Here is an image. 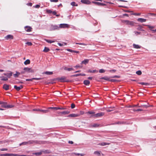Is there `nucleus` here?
Returning a JSON list of instances; mask_svg holds the SVG:
<instances>
[{
	"mask_svg": "<svg viewBox=\"0 0 156 156\" xmlns=\"http://www.w3.org/2000/svg\"><path fill=\"white\" fill-rule=\"evenodd\" d=\"M27 142L28 144H32L34 143L36 144H43L46 142L44 141H38V140H29Z\"/></svg>",
	"mask_w": 156,
	"mask_h": 156,
	"instance_id": "nucleus-1",
	"label": "nucleus"
},
{
	"mask_svg": "<svg viewBox=\"0 0 156 156\" xmlns=\"http://www.w3.org/2000/svg\"><path fill=\"white\" fill-rule=\"evenodd\" d=\"M122 23H125L126 25H129L132 26H134L135 24L134 22L128 20H122Z\"/></svg>",
	"mask_w": 156,
	"mask_h": 156,
	"instance_id": "nucleus-2",
	"label": "nucleus"
},
{
	"mask_svg": "<svg viewBox=\"0 0 156 156\" xmlns=\"http://www.w3.org/2000/svg\"><path fill=\"white\" fill-rule=\"evenodd\" d=\"M104 115L105 113L104 112H101L92 115L91 116L94 118H97L101 117Z\"/></svg>",
	"mask_w": 156,
	"mask_h": 156,
	"instance_id": "nucleus-3",
	"label": "nucleus"
},
{
	"mask_svg": "<svg viewBox=\"0 0 156 156\" xmlns=\"http://www.w3.org/2000/svg\"><path fill=\"white\" fill-rule=\"evenodd\" d=\"M57 80L62 82H67L68 81L66 80V77L64 76H62L61 77L57 78Z\"/></svg>",
	"mask_w": 156,
	"mask_h": 156,
	"instance_id": "nucleus-4",
	"label": "nucleus"
},
{
	"mask_svg": "<svg viewBox=\"0 0 156 156\" xmlns=\"http://www.w3.org/2000/svg\"><path fill=\"white\" fill-rule=\"evenodd\" d=\"M49 109H53L54 110H65L66 109V108L65 107H50Z\"/></svg>",
	"mask_w": 156,
	"mask_h": 156,
	"instance_id": "nucleus-5",
	"label": "nucleus"
},
{
	"mask_svg": "<svg viewBox=\"0 0 156 156\" xmlns=\"http://www.w3.org/2000/svg\"><path fill=\"white\" fill-rule=\"evenodd\" d=\"M23 70L25 71L26 72H30L31 73H34V70L28 67H25L23 68Z\"/></svg>",
	"mask_w": 156,
	"mask_h": 156,
	"instance_id": "nucleus-6",
	"label": "nucleus"
},
{
	"mask_svg": "<svg viewBox=\"0 0 156 156\" xmlns=\"http://www.w3.org/2000/svg\"><path fill=\"white\" fill-rule=\"evenodd\" d=\"M18 155L16 154H0V156H17Z\"/></svg>",
	"mask_w": 156,
	"mask_h": 156,
	"instance_id": "nucleus-7",
	"label": "nucleus"
},
{
	"mask_svg": "<svg viewBox=\"0 0 156 156\" xmlns=\"http://www.w3.org/2000/svg\"><path fill=\"white\" fill-rule=\"evenodd\" d=\"M59 27L56 25H51L50 27V30H59Z\"/></svg>",
	"mask_w": 156,
	"mask_h": 156,
	"instance_id": "nucleus-8",
	"label": "nucleus"
},
{
	"mask_svg": "<svg viewBox=\"0 0 156 156\" xmlns=\"http://www.w3.org/2000/svg\"><path fill=\"white\" fill-rule=\"evenodd\" d=\"M70 113V112L69 111H64L62 112H60L58 113V114L60 115H65L68 114Z\"/></svg>",
	"mask_w": 156,
	"mask_h": 156,
	"instance_id": "nucleus-9",
	"label": "nucleus"
},
{
	"mask_svg": "<svg viewBox=\"0 0 156 156\" xmlns=\"http://www.w3.org/2000/svg\"><path fill=\"white\" fill-rule=\"evenodd\" d=\"M13 36L11 34L8 35L5 37V39L6 40H8L9 39H13Z\"/></svg>",
	"mask_w": 156,
	"mask_h": 156,
	"instance_id": "nucleus-10",
	"label": "nucleus"
},
{
	"mask_svg": "<svg viewBox=\"0 0 156 156\" xmlns=\"http://www.w3.org/2000/svg\"><path fill=\"white\" fill-rule=\"evenodd\" d=\"M14 88L17 91H19L21 89H22L23 87V85H20L19 87H17L16 85H15L14 86Z\"/></svg>",
	"mask_w": 156,
	"mask_h": 156,
	"instance_id": "nucleus-11",
	"label": "nucleus"
},
{
	"mask_svg": "<svg viewBox=\"0 0 156 156\" xmlns=\"http://www.w3.org/2000/svg\"><path fill=\"white\" fill-rule=\"evenodd\" d=\"M80 116V115L79 114H72L69 115L68 116V117H75L79 116Z\"/></svg>",
	"mask_w": 156,
	"mask_h": 156,
	"instance_id": "nucleus-12",
	"label": "nucleus"
},
{
	"mask_svg": "<svg viewBox=\"0 0 156 156\" xmlns=\"http://www.w3.org/2000/svg\"><path fill=\"white\" fill-rule=\"evenodd\" d=\"M59 28H66L69 27V25L66 24H61L59 27Z\"/></svg>",
	"mask_w": 156,
	"mask_h": 156,
	"instance_id": "nucleus-13",
	"label": "nucleus"
},
{
	"mask_svg": "<svg viewBox=\"0 0 156 156\" xmlns=\"http://www.w3.org/2000/svg\"><path fill=\"white\" fill-rule=\"evenodd\" d=\"M81 2L87 5L90 3V2L89 0H81Z\"/></svg>",
	"mask_w": 156,
	"mask_h": 156,
	"instance_id": "nucleus-14",
	"label": "nucleus"
},
{
	"mask_svg": "<svg viewBox=\"0 0 156 156\" xmlns=\"http://www.w3.org/2000/svg\"><path fill=\"white\" fill-rule=\"evenodd\" d=\"M25 29L26 31L29 32L32 31V28L30 27L27 26L25 27Z\"/></svg>",
	"mask_w": 156,
	"mask_h": 156,
	"instance_id": "nucleus-15",
	"label": "nucleus"
},
{
	"mask_svg": "<svg viewBox=\"0 0 156 156\" xmlns=\"http://www.w3.org/2000/svg\"><path fill=\"white\" fill-rule=\"evenodd\" d=\"M43 78H33L31 79H26V81H32L33 80H40L42 79Z\"/></svg>",
	"mask_w": 156,
	"mask_h": 156,
	"instance_id": "nucleus-16",
	"label": "nucleus"
},
{
	"mask_svg": "<svg viewBox=\"0 0 156 156\" xmlns=\"http://www.w3.org/2000/svg\"><path fill=\"white\" fill-rule=\"evenodd\" d=\"M9 85H7L6 84H4L3 85V88L5 90H8L9 89Z\"/></svg>",
	"mask_w": 156,
	"mask_h": 156,
	"instance_id": "nucleus-17",
	"label": "nucleus"
},
{
	"mask_svg": "<svg viewBox=\"0 0 156 156\" xmlns=\"http://www.w3.org/2000/svg\"><path fill=\"white\" fill-rule=\"evenodd\" d=\"M93 3L94 4H95L97 5H105V4H104V3H101V2H93Z\"/></svg>",
	"mask_w": 156,
	"mask_h": 156,
	"instance_id": "nucleus-18",
	"label": "nucleus"
},
{
	"mask_svg": "<svg viewBox=\"0 0 156 156\" xmlns=\"http://www.w3.org/2000/svg\"><path fill=\"white\" fill-rule=\"evenodd\" d=\"M89 62V60L88 59H85L84 60L82 61L81 62V65L83 64H84L85 65H86V64L88 63Z\"/></svg>",
	"mask_w": 156,
	"mask_h": 156,
	"instance_id": "nucleus-19",
	"label": "nucleus"
},
{
	"mask_svg": "<svg viewBox=\"0 0 156 156\" xmlns=\"http://www.w3.org/2000/svg\"><path fill=\"white\" fill-rule=\"evenodd\" d=\"M137 21L141 23H143L145 22L146 21V19L142 18H139L137 19Z\"/></svg>",
	"mask_w": 156,
	"mask_h": 156,
	"instance_id": "nucleus-20",
	"label": "nucleus"
},
{
	"mask_svg": "<svg viewBox=\"0 0 156 156\" xmlns=\"http://www.w3.org/2000/svg\"><path fill=\"white\" fill-rule=\"evenodd\" d=\"M101 79L104 80H106L109 81H110V78L109 77L107 76H105L104 77H101L100 78Z\"/></svg>",
	"mask_w": 156,
	"mask_h": 156,
	"instance_id": "nucleus-21",
	"label": "nucleus"
},
{
	"mask_svg": "<svg viewBox=\"0 0 156 156\" xmlns=\"http://www.w3.org/2000/svg\"><path fill=\"white\" fill-rule=\"evenodd\" d=\"M143 25L144 26H147L149 28V29L152 31V30H152V29H154L155 28V26H151L149 25Z\"/></svg>",
	"mask_w": 156,
	"mask_h": 156,
	"instance_id": "nucleus-22",
	"label": "nucleus"
},
{
	"mask_svg": "<svg viewBox=\"0 0 156 156\" xmlns=\"http://www.w3.org/2000/svg\"><path fill=\"white\" fill-rule=\"evenodd\" d=\"M133 46L134 48L136 49L140 48H141L140 46H139L138 44H133Z\"/></svg>",
	"mask_w": 156,
	"mask_h": 156,
	"instance_id": "nucleus-23",
	"label": "nucleus"
},
{
	"mask_svg": "<svg viewBox=\"0 0 156 156\" xmlns=\"http://www.w3.org/2000/svg\"><path fill=\"white\" fill-rule=\"evenodd\" d=\"M83 83L86 85H88L90 83V82L88 80H86L84 81Z\"/></svg>",
	"mask_w": 156,
	"mask_h": 156,
	"instance_id": "nucleus-24",
	"label": "nucleus"
},
{
	"mask_svg": "<svg viewBox=\"0 0 156 156\" xmlns=\"http://www.w3.org/2000/svg\"><path fill=\"white\" fill-rule=\"evenodd\" d=\"M20 74V73L17 72V71H16V73L14 74L13 75V76H14V77L17 78V77H18L19 75Z\"/></svg>",
	"mask_w": 156,
	"mask_h": 156,
	"instance_id": "nucleus-25",
	"label": "nucleus"
},
{
	"mask_svg": "<svg viewBox=\"0 0 156 156\" xmlns=\"http://www.w3.org/2000/svg\"><path fill=\"white\" fill-rule=\"evenodd\" d=\"M7 103L5 102H3L2 104L1 105V107L2 108H6Z\"/></svg>",
	"mask_w": 156,
	"mask_h": 156,
	"instance_id": "nucleus-26",
	"label": "nucleus"
},
{
	"mask_svg": "<svg viewBox=\"0 0 156 156\" xmlns=\"http://www.w3.org/2000/svg\"><path fill=\"white\" fill-rule=\"evenodd\" d=\"M50 50V49L48 47H45L43 51L45 52H48Z\"/></svg>",
	"mask_w": 156,
	"mask_h": 156,
	"instance_id": "nucleus-27",
	"label": "nucleus"
},
{
	"mask_svg": "<svg viewBox=\"0 0 156 156\" xmlns=\"http://www.w3.org/2000/svg\"><path fill=\"white\" fill-rule=\"evenodd\" d=\"M0 78H1V80L3 81H7L8 80L7 77H4L3 76H0Z\"/></svg>",
	"mask_w": 156,
	"mask_h": 156,
	"instance_id": "nucleus-28",
	"label": "nucleus"
},
{
	"mask_svg": "<svg viewBox=\"0 0 156 156\" xmlns=\"http://www.w3.org/2000/svg\"><path fill=\"white\" fill-rule=\"evenodd\" d=\"M98 71L96 70H91L90 69L88 70L87 71V72L88 73H95L96 72H98Z\"/></svg>",
	"mask_w": 156,
	"mask_h": 156,
	"instance_id": "nucleus-29",
	"label": "nucleus"
},
{
	"mask_svg": "<svg viewBox=\"0 0 156 156\" xmlns=\"http://www.w3.org/2000/svg\"><path fill=\"white\" fill-rule=\"evenodd\" d=\"M14 107V106L13 105H7V104L6 108H12Z\"/></svg>",
	"mask_w": 156,
	"mask_h": 156,
	"instance_id": "nucleus-30",
	"label": "nucleus"
},
{
	"mask_svg": "<svg viewBox=\"0 0 156 156\" xmlns=\"http://www.w3.org/2000/svg\"><path fill=\"white\" fill-rule=\"evenodd\" d=\"M109 144H110L109 143L103 142L102 143L99 144V145L103 146H105V145H109Z\"/></svg>",
	"mask_w": 156,
	"mask_h": 156,
	"instance_id": "nucleus-31",
	"label": "nucleus"
},
{
	"mask_svg": "<svg viewBox=\"0 0 156 156\" xmlns=\"http://www.w3.org/2000/svg\"><path fill=\"white\" fill-rule=\"evenodd\" d=\"M30 63V61L29 59H27L24 62V64L25 65H27L29 64Z\"/></svg>",
	"mask_w": 156,
	"mask_h": 156,
	"instance_id": "nucleus-32",
	"label": "nucleus"
},
{
	"mask_svg": "<svg viewBox=\"0 0 156 156\" xmlns=\"http://www.w3.org/2000/svg\"><path fill=\"white\" fill-rule=\"evenodd\" d=\"M12 74L13 73L12 72H11L10 73H7V76L8 77L10 78V77L12 75Z\"/></svg>",
	"mask_w": 156,
	"mask_h": 156,
	"instance_id": "nucleus-33",
	"label": "nucleus"
},
{
	"mask_svg": "<svg viewBox=\"0 0 156 156\" xmlns=\"http://www.w3.org/2000/svg\"><path fill=\"white\" fill-rule=\"evenodd\" d=\"M64 69L65 70H67L68 71H70L71 70H72L73 69L72 68H68L66 67H65Z\"/></svg>",
	"mask_w": 156,
	"mask_h": 156,
	"instance_id": "nucleus-34",
	"label": "nucleus"
},
{
	"mask_svg": "<svg viewBox=\"0 0 156 156\" xmlns=\"http://www.w3.org/2000/svg\"><path fill=\"white\" fill-rule=\"evenodd\" d=\"M39 111L44 113H46L48 112V110H39Z\"/></svg>",
	"mask_w": 156,
	"mask_h": 156,
	"instance_id": "nucleus-35",
	"label": "nucleus"
},
{
	"mask_svg": "<svg viewBox=\"0 0 156 156\" xmlns=\"http://www.w3.org/2000/svg\"><path fill=\"white\" fill-rule=\"evenodd\" d=\"M71 4L73 6H77L78 5L76 4V2H72L71 3Z\"/></svg>",
	"mask_w": 156,
	"mask_h": 156,
	"instance_id": "nucleus-36",
	"label": "nucleus"
},
{
	"mask_svg": "<svg viewBox=\"0 0 156 156\" xmlns=\"http://www.w3.org/2000/svg\"><path fill=\"white\" fill-rule=\"evenodd\" d=\"M138 27L137 28L138 30H140L141 31H144V30L142 29V27L141 26L139 25Z\"/></svg>",
	"mask_w": 156,
	"mask_h": 156,
	"instance_id": "nucleus-37",
	"label": "nucleus"
},
{
	"mask_svg": "<svg viewBox=\"0 0 156 156\" xmlns=\"http://www.w3.org/2000/svg\"><path fill=\"white\" fill-rule=\"evenodd\" d=\"M139 84H140L142 85H144L145 86H147L148 85H149V83H144V82H140L139 83Z\"/></svg>",
	"mask_w": 156,
	"mask_h": 156,
	"instance_id": "nucleus-38",
	"label": "nucleus"
},
{
	"mask_svg": "<svg viewBox=\"0 0 156 156\" xmlns=\"http://www.w3.org/2000/svg\"><path fill=\"white\" fill-rule=\"evenodd\" d=\"M28 144L27 142H24L20 144V145L21 146L22 145H25Z\"/></svg>",
	"mask_w": 156,
	"mask_h": 156,
	"instance_id": "nucleus-39",
	"label": "nucleus"
},
{
	"mask_svg": "<svg viewBox=\"0 0 156 156\" xmlns=\"http://www.w3.org/2000/svg\"><path fill=\"white\" fill-rule=\"evenodd\" d=\"M45 73L47 75H50L53 74V72H52L47 71Z\"/></svg>",
	"mask_w": 156,
	"mask_h": 156,
	"instance_id": "nucleus-40",
	"label": "nucleus"
},
{
	"mask_svg": "<svg viewBox=\"0 0 156 156\" xmlns=\"http://www.w3.org/2000/svg\"><path fill=\"white\" fill-rule=\"evenodd\" d=\"M136 73L138 75H140L142 74V72L141 71L138 70L136 72Z\"/></svg>",
	"mask_w": 156,
	"mask_h": 156,
	"instance_id": "nucleus-41",
	"label": "nucleus"
},
{
	"mask_svg": "<svg viewBox=\"0 0 156 156\" xmlns=\"http://www.w3.org/2000/svg\"><path fill=\"white\" fill-rule=\"evenodd\" d=\"M87 114H92V115L94 114L95 112L93 111H89L87 112Z\"/></svg>",
	"mask_w": 156,
	"mask_h": 156,
	"instance_id": "nucleus-42",
	"label": "nucleus"
},
{
	"mask_svg": "<svg viewBox=\"0 0 156 156\" xmlns=\"http://www.w3.org/2000/svg\"><path fill=\"white\" fill-rule=\"evenodd\" d=\"M46 41L49 43H52L54 42V41H52L49 40H46Z\"/></svg>",
	"mask_w": 156,
	"mask_h": 156,
	"instance_id": "nucleus-43",
	"label": "nucleus"
},
{
	"mask_svg": "<svg viewBox=\"0 0 156 156\" xmlns=\"http://www.w3.org/2000/svg\"><path fill=\"white\" fill-rule=\"evenodd\" d=\"M94 154H97L98 155H100V152L99 151H95L94 152Z\"/></svg>",
	"mask_w": 156,
	"mask_h": 156,
	"instance_id": "nucleus-44",
	"label": "nucleus"
},
{
	"mask_svg": "<svg viewBox=\"0 0 156 156\" xmlns=\"http://www.w3.org/2000/svg\"><path fill=\"white\" fill-rule=\"evenodd\" d=\"M114 108V107L111 108H111L112 109L110 110V109H106V111L107 112H110L113 110L112 109H113Z\"/></svg>",
	"mask_w": 156,
	"mask_h": 156,
	"instance_id": "nucleus-45",
	"label": "nucleus"
},
{
	"mask_svg": "<svg viewBox=\"0 0 156 156\" xmlns=\"http://www.w3.org/2000/svg\"><path fill=\"white\" fill-rule=\"evenodd\" d=\"M105 72V71L103 69H101L99 70V72L101 73H104Z\"/></svg>",
	"mask_w": 156,
	"mask_h": 156,
	"instance_id": "nucleus-46",
	"label": "nucleus"
},
{
	"mask_svg": "<svg viewBox=\"0 0 156 156\" xmlns=\"http://www.w3.org/2000/svg\"><path fill=\"white\" fill-rule=\"evenodd\" d=\"M71 108H74L75 107V105L73 104V103H72L71 104Z\"/></svg>",
	"mask_w": 156,
	"mask_h": 156,
	"instance_id": "nucleus-47",
	"label": "nucleus"
},
{
	"mask_svg": "<svg viewBox=\"0 0 156 156\" xmlns=\"http://www.w3.org/2000/svg\"><path fill=\"white\" fill-rule=\"evenodd\" d=\"M81 73H80V74H76L74 75H73V76L74 77H77V76H81Z\"/></svg>",
	"mask_w": 156,
	"mask_h": 156,
	"instance_id": "nucleus-48",
	"label": "nucleus"
},
{
	"mask_svg": "<svg viewBox=\"0 0 156 156\" xmlns=\"http://www.w3.org/2000/svg\"><path fill=\"white\" fill-rule=\"evenodd\" d=\"M26 44L28 45L29 46H31L32 45V44L31 42H27L26 43Z\"/></svg>",
	"mask_w": 156,
	"mask_h": 156,
	"instance_id": "nucleus-49",
	"label": "nucleus"
},
{
	"mask_svg": "<svg viewBox=\"0 0 156 156\" xmlns=\"http://www.w3.org/2000/svg\"><path fill=\"white\" fill-rule=\"evenodd\" d=\"M118 81L117 80L115 79H110V81L111 82H115Z\"/></svg>",
	"mask_w": 156,
	"mask_h": 156,
	"instance_id": "nucleus-50",
	"label": "nucleus"
},
{
	"mask_svg": "<svg viewBox=\"0 0 156 156\" xmlns=\"http://www.w3.org/2000/svg\"><path fill=\"white\" fill-rule=\"evenodd\" d=\"M140 13H135L133 14V15L135 16H140Z\"/></svg>",
	"mask_w": 156,
	"mask_h": 156,
	"instance_id": "nucleus-51",
	"label": "nucleus"
},
{
	"mask_svg": "<svg viewBox=\"0 0 156 156\" xmlns=\"http://www.w3.org/2000/svg\"><path fill=\"white\" fill-rule=\"evenodd\" d=\"M135 34L136 35H138L139 34H140L141 33L140 32H137V31H134V32Z\"/></svg>",
	"mask_w": 156,
	"mask_h": 156,
	"instance_id": "nucleus-52",
	"label": "nucleus"
},
{
	"mask_svg": "<svg viewBox=\"0 0 156 156\" xmlns=\"http://www.w3.org/2000/svg\"><path fill=\"white\" fill-rule=\"evenodd\" d=\"M50 1L51 2H56L58 1V0H50Z\"/></svg>",
	"mask_w": 156,
	"mask_h": 156,
	"instance_id": "nucleus-53",
	"label": "nucleus"
},
{
	"mask_svg": "<svg viewBox=\"0 0 156 156\" xmlns=\"http://www.w3.org/2000/svg\"><path fill=\"white\" fill-rule=\"evenodd\" d=\"M99 126V125L98 124H94L93 125V126L94 127H98Z\"/></svg>",
	"mask_w": 156,
	"mask_h": 156,
	"instance_id": "nucleus-54",
	"label": "nucleus"
},
{
	"mask_svg": "<svg viewBox=\"0 0 156 156\" xmlns=\"http://www.w3.org/2000/svg\"><path fill=\"white\" fill-rule=\"evenodd\" d=\"M26 73L25 71H24V70H23V71H22L20 73V74H25Z\"/></svg>",
	"mask_w": 156,
	"mask_h": 156,
	"instance_id": "nucleus-55",
	"label": "nucleus"
},
{
	"mask_svg": "<svg viewBox=\"0 0 156 156\" xmlns=\"http://www.w3.org/2000/svg\"><path fill=\"white\" fill-rule=\"evenodd\" d=\"M112 78H119L120 76H115L111 77Z\"/></svg>",
	"mask_w": 156,
	"mask_h": 156,
	"instance_id": "nucleus-56",
	"label": "nucleus"
},
{
	"mask_svg": "<svg viewBox=\"0 0 156 156\" xmlns=\"http://www.w3.org/2000/svg\"><path fill=\"white\" fill-rule=\"evenodd\" d=\"M47 12L49 13H51L52 12V11H51V10H48L46 11Z\"/></svg>",
	"mask_w": 156,
	"mask_h": 156,
	"instance_id": "nucleus-57",
	"label": "nucleus"
},
{
	"mask_svg": "<svg viewBox=\"0 0 156 156\" xmlns=\"http://www.w3.org/2000/svg\"><path fill=\"white\" fill-rule=\"evenodd\" d=\"M67 50L69 51H70V52H73V50H72L70 49H67Z\"/></svg>",
	"mask_w": 156,
	"mask_h": 156,
	"instance_id": "nucleus-58",
	"label": "nucleus"
},
{
	"mask_svg": "<svg viewBox=\"0 0 156 156\" xmlns=\"http://www.w3.org/2000/svg\"><path fill=\"white\" fill-rule=\"evenodd\" d=\"M8 150L7 149L3 148L0 149L1 151H7Z\"/></svg>",
	"mask_w": 156,
	"mask_h": 156,
	"instance_id": "nucleus-59",
	"label": "nucleus"
},
{
	"mask_svg": "<svg viewBox=\"0 0 156 156\" xmlns=\"http://www.w3.org/2000/svg\"><path fill=\"white\" fill-rule=\"evenodd\" d=\"M137 112H139V111H143V109H136Z\"/></svg>",
	"mask_w": 156,
	"mask_h": 156,
	"instance_id": "nucleus-60",
	"label": "nucleus"
},
{
	"mask_svg": "<svg viewBox=\"0 0 156 156\" xmlns=\"http://www.w3.org/2000/svg\"><path fill=\"white\" fill-rule=\"evenodd\" d=\"M40 7V5H36L35 6V7L36 8H39Z\"/></svg>",
	"mask_w": 156,
	"mask_h": 156,
	"instance_id": "nucleus-61",
	"label": "nucleus"
},
{
	"mask_svg": "<svg viewBox=\"0 0 156 156\" xmlns=\"http://www.w3.org/2000/svg\"><path fill=\"white\" fill-rule=\"evenodd\" d=\"M121 124V122H115L113 124Z\"/></svg>",
	"mask_w": 156,
	"mask_h": 156,
	"instance_id": "nucleus-62",
	"label": "nucleus"
},
{
	"mask_svg": "<svg viewBox=\"0 0 156 156\" xmlns=\"http://www.w3.org/2000/svg\"><path fill=\"white\" fill-rule=\"evenodd\" d=\"M52 14L54 15H55L56 14V12L55 11H53L52 12Z\"/></svg>",
	"mask_w": 156,
	"mask_h": 156,
	"instance_id": "nucleus-63",
	"label": "nucleus"
},
{
	"mask_svg": "<svg viewBox=\"0 0 156 156\" xmlns=\"http://www.w3.org/2000/svg\"><path fill=\"white\" fill-rule=\"evenodd\" d=\"M58 45L59 46H63V44H61L60 43H58Z\"/></svg>",
	"mask_w": 156,
	"mask_h": 156,
	"instance_id": "nucleus-64",
	"label": "nucleus"
}]
</instances>
